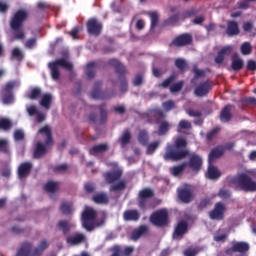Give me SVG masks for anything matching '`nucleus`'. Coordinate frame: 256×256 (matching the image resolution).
Here are the masks:
<instances>
[{"label":"nucleus","mask_w":256,"mask_h":256,"mask_svg":"<svg viewBox=\"0 0 256 256\" xmlns=\"http://www.w3.org/2000/svg\"><path fill=\"white\" fill-rule=\"evenodd\" d=\"M186 157H189L188 165L192 171H201L203 158L199 154H190L187 150V140L183 138H177L174 144H167L163 155L164 161H182Z\"/></svg>","instance_id":"1"},{"label":"nucleus","mask_w":256,"mask_h":256,"mask_svg":"<svg viewBox=\"0 0 256 256\" xmlns=\"http://www.w3.org/2000/svg\"><path fill=\"white\" fill-rule=\"evenodd\" d=\"M29 14L25 10H18L10 19V29L12 31V41L25 40L26 34L23 25L27 21Z\"/></svg>","instance_id":"2"},{"label":"nucleus","mask_w":256,"mask_h":256,"mask_svg":"<svg viewBox=\"0 0 256 256\" xmlns=\"http://www.w3.org/2000/svg\"><path fill=\"white\" fill-rule=\"evenodd\" d=\"M227 182L239 191H245V193H255L256 182L248 174L242 173L238 176H228Z\"/></svg>","instance_id":"3"},{"label":"nucleus","mask_w":256,"mask_h":256,"mask_svg":"<svg viewBox=\"0 0 256 256\" xmlns=\"http://www.w3.org/2000/svg\"><path fill=\"white\" fill-rule=\"evenodd\" d=\"M33 245L29 242L22 243L20 249L18 250L16 256H42L45 249L49 247V242L47 240H42L37 248L31 253Z\"/></svg>","instance_id":"4"},{"label":"nucleus","mask_w":256,"mask_h":256,"mask_svg":"<svg viewBox=\"0 0 256 256\" xmlns=\"http://www.w3.org/2000/svg\"><path fill=\"white\" fill-rule=\"evenodd\" d=\"M108 65L114 67L119 79H120V91L121 93H127L129 90V84L127 83V79L125 75H127V68L123 65L118 59H110L108 61Z\"/></svg>","instance_id":"5"},{"label":"nucleus","mask_w":256,"mask_h":256,"mask_svg":"<svg viewBox=\"0 0 256 256\" xmlns=\"http://www.w3.org/2000/svg\"><path fill=\"white\" fill-rule=\"evenodd\" d=\"M59 67H64L68 71L73 70V64L67 62L64 58L57 59L54 62L49 63V69L51 71V77L54 81H59L61 77V72L59 71Z\"/></svg>","instance_id":"6"},{"label":"nucleus","mask_w":256,"mask_h":256,"mask_svg":"<svg viewBox=\"0 0 256 256\" xmlns=\"http://www.w3.org/2000/svg\"><path fill=\"white\" fill-rule=\"evenodd\" d=\"M150 223L155 227H167L169 225V211L162 208L153 212L150 216Z\"/></svg>","instance_id":"7"},{"label":"nucleus","mask_w":256,"mask_h":256,"mask_svg":"<svg viewBox=\"0 0 256 256\" xmlns=\"http://www.w3.org/2000/svg\"><path fill=\"white\" fill-rule=\"evenodd\" d=\"M95 219H97V211L93 208H86L82 213V225L86 231L95 229Z\"/></svg>","instance_id":"8"},{"label":"nucleus","mask_w":256,"mask_h":256,"mask_svg":"<svg viewBox=\"0 0 256 256\" xmlns=\"http://www.w3.org/2000/svg\"><path fill=\"white\" fill-rule=\"evenodd\" d=\"M102 85H103L102 81H96L94 83V88L91 92L92 99L105 100V99H111L112 97H114L113 92L101 91Z\"/></svg>","instance_id":"9"},{"label":"nucleus","mask_w":256,"mask_h":256,"mask_svg":"<svg viewBox=\"0 0 256 256\" xmlns=\"http://www.w3.org/2000/svg\"><path fill=\"white\" fill-rule=\"evenodd\" d=\"M86 28L89 35L99 37L103 31V23H101L97 18H90L86 23Z\"/></svg>","instance_id":"10"},{"label":"nucleus","mask_w":256,"mask_h":256,"mask_svg":"<svg viewBox=\"0 0 256 256\" xmlns=\"http://www.w3.org/2000/svg\"><path fill=\"white\" fill-rule=\"evenodd\" d=\"M225 211H227V207L223 202H217L209 212V217L212 221H223L225 219Z\"/></svg>","instance_id":"11"},{"label":"nucleus","mask_w":256,"mask_h":256,"mask_svg":"<svg viewBox=\"0 0 256 256\" xmlns=\"http://www.w3.org/2000/svg\"><path fill=\"white\" fill-rule=\"evenodd\" d=\"M178 199L182 203H191L193 201V189H191V186L185 185L182 188H178Z\"/></svg>","instance_id":"12"},{"label":"nucleus","mask_w":256,"mask_h":256,"mask_svg":"<svg viewBox=\"0 0 256 256\" xmlns=\"http://www.w3.org/2000/svg\"><path fill=\"white\" fill-rule=\"evenodd\" d=\"M251 249L249 246V243L247 242H236L232 245L231 248H228L226 250V255H233V253H241V255H244V253H247Z\"/></svg>","instance_id":"13"},{"label":"nucleus","mask_w":256,"mask_h":256,"mask_svg":"<svg viewBox=\"0 0 256 256\" xmlns=\"http://www.w3.org/2000/svg\"><path fill=\"white\" fill-rule=\"evenodd\" d=\"M187 231H189V224L187 221H179L174 229L173 239H183V235H186Z\"/></svg>","instance_id":"14"},{"label":"nucleus","mask_w":256,"mask_h":256,"mask_svg":"<svg viewBox=\"0 0 256 256\" xmlns=\"http://www.w3.org/2000/svg\"><path fill=\"white\" fill-rule=\"evenodd\" d=\"M191 43H193V37L187 33L177 36L172 41L174 47H185L186 45H191Z\"/></svg>","instance_id":"15"},{"label":"nucleus","mask_w":256,"mask_h":256,"mask_svg":"<svg viewBox=\"0 0 256 256\" xmlns=\"http://www.w3.org/2000/svg\"><path fill=\"white\" fill-rule=\"evenodd\" d=\"M211 89H212L211 82L209 81L202 82L195 88L194 95H196V97H207Z\"/></svg>","instance_id":"16"},{"label":"nucleus","mask_w":256,"mask_h":256,"mask_svg":"<svg viewBox=\"0 0 256 256\" xmlns=\"http://www.w3.org/2000/svg\"><path fill=\"white\" fill-rule=\"evenodd\" d=\"M224 154H225V149H223V146H217L213 148L208 155L209 165H213V163H215L217 159L223 157Z\"/></svg>","instance_id":"17"},{"label":"nucleus","mask_w":256,"mask_h":256,"mask_svg":"<svg viewBox=\"0 0 256 256\" xmlns=\"http://www.w3.org/2000/svg\"><path fill=\"white\" fill-rule=\"evenodd\" d=\"M32 169H33V164L31 162L21 163L18 167L19 179H25V177H29Z\"/></svg>","instance_id":"18"},{"label":"nucleus","mask_w":256,"mask_h":256,"mask_svg":"<svg viewBox=\"0 0 256 256\" xmlns=\"http://www.w3.org/2000/svg\"><path fill=\"white\" fill-rule=\"evenodd\" d=\"M147 233H149V226L141 225L132 231L131 239H132V241H139V239H141V237L147 235Z\"/></svg>","instance_id":"19"},{"label":"nucleus","mask_w":256,"mask_h":256,"mask_svg":"<svg viewBox=\"0 0 256 256\" xmlns=\"http://www.w3.org/2000/svg\"><path fill=\"white\" fill-rule=\"evenodd\" d=\"M232 51L233 46L231 45L223 47L215 57V63H217V65H221V63L225 61V55H231Z\"/></svg>","instance_id":"20"},{"label":"nucleus","mask_w":256,"mask_h":256,"mask_svg":"<svg viewBox=\"0 0 256 256\" xmlns=\"http://www.w3.org/2000/svg\"><path fill=\"white\" fill-rule=\"evenodd\" d=\"M232 109H233V106L231 104H227L221 110L220 121L222 123H229V121H231V119H233V114H231Z\"/></svg>","instance_id":"21"},{"label":"nucleus","mask_w":256,"mask_h":256,"mask_svg":"<svg viewBox=\"0 0 256 256\" xmlns=\"http://www.w3.org/2000/svg\"><path fill=\"white\" fill-rule=\"evenodd\" d=\"M239 33H240L239 23L233 20L228 21L227 28H226V34L228 35V37H235L239 35Z\"/></svg>","instance_id":"22"},{"label":"nucleus","mask_w":256,"mask_h":256,"mask_svg":"<svg viewBox=\"0 0 256 256\" xmlns=\"http://www.w3.org/2000/svg\"><path fill=\"white\" fill-rule=\"evenodd\" d=\"M122 175H123V171L121 170L110 171L105 174V180L107 183L113 184L115 183V181H119Z\"/></svg>","instance_id":"23"},{"label":"nucleus","mask_w":256,"mask_h":256,"mask_svg":"<svg viewBox=\"0 0 256 256\" xmlns=\"http://www.w3.org/2000/svg\"><path fill=\"white\" fill-rule=\"evenodd\" d=\"M124 221H139L141 219V213L139 210H126L123 213Z\"/></svg>","instance_id":"24"},{"label":"nucleus","mask_w":256,"mask_h":256,"mask_svg":"<svg viewBox=\"0 0 256 256\" xmlns=\"http://www.w3.org/2000/svg\"><path fill=\"white\" fill-rule=\"evenodd\" d=\"M85 240V234L81 233H76L74 236H70L66 239L69 245H81V243H85Z\"/></svg>","instance_id":"25"},{"label":"nucleus","mask_w":256,"mask_h":256,"mask_svg":"<svg viewBox=\"0 0 256 256\" xmlns=\"http://www.w3.org/2000/svg\"><path fill=\"white\" fill-rule=\"evenodd\" d=\"M92 201H94L96 205H107L109 204V196L105 192H100L92 197Z\"/></svg>","instance_id":"26"},{"label":"nucleus","mask_w":256,"mask_h":256,"mask_svg":"<svg viewBox=\"0 0 256 256\" xmlns=\"http://www.w3.org/2000/svg\"><path fill=\"white\" fill-rule=\"evenodd\" d=\"M41 135H46L45 145L51 147L53 145V135L51 134V128L49 126H44L39 129Z\"/></svg>","instance_id":"27"},{"label":"nucleus","mask_w":256,"mask_h":256,"mask_svg":"<svg viewBox=\"0 0 256 256\" xmlns=\"http://www.w3.org/2000/svg\"><path fill=\"white\" fill-rule=\"evenodd\" d=\"M109 149V145L104 143V144H98L93 146L92 148L89 149L90 155H93L94 157L96 155H99L101 153H105Z\"/></svg>","instance_id":"28"},{"label":"nucleus","mask_w":256,"mask_h":256,"mask_svg":"<svg viewBox=\"0 0 256 256\" xmlns=\"http://www.w3.org/2000/svg\"><path fill=\"white\" fill-rule=\"evenodd\" d=\"M57 228L62 231L63 235H67V233H69L73 228V224L67 220H60L57 223Z\"/></svg>","instance_id":"29"},{"label":"nucleus","mask_w":256,"mask_h":256,"mask_svg":"<svg viewBox=\"0 0 256 256\" xmlns=\"http://www.w3.org/2000/svg\"><path fill=\"white\" fill-rule=\"evenodd\" d=\"M45 153H47V148L45 147V145L41 142H38L36 144V148L34 150V159H41V157H43V155H45Z\"/></svg>","instance_id":"30"},{"label":"nucleus","mask_w":256,"mask_h":256,"mask_svg":"<svg viewBox=\"0 0 256 256\" xmlns=\"http://www.w3.org/2000/svg\"><path fill=\"white\" fill-rule=\"evenodd\" d=\"M100 111V118L98 119L99 125H105L107 123V104L103 103L98 106Z\"/></svg>","instance_id":"31"},{"label":"nucleus","mask_w":256,"mask_h":256,"mask_svg":"<svg viewBox=\"0 0 256 256\" xmlns=\"http://www.w3.org/2000/svg\"><path fill=\"white\" fill-rule=\"evenodd\" d=\"M25 57V54H23V51L19 49L18 47L14 48L11 52L10 59L11 61H23V58Z\"/></svg>","instance_id":"32"},{"label":"nucleus","mask_w":256,"mask_h":256,"mask_svg":"<svg viewBox=\"0 0 256 256\" xmlns=\"http://www.w3.org/2000/svg\"><path fill=\"white\" fill-rule=\"evenodd\" d=\"M207 175L208 179H219V177H221V172H219V169L213 166V164H209Z\"/></svg>","instance_id":"33"},{"label":"nucleus","mask_w":256,"mask_h":256,"mask_svg":"<svg viewBox=\"0 0 256 256\" xmlns=\"http://www.w3.org/2000/svg\"><path fill=\"white\" fill-rule=\"evenodd\" d=\"M127 189V181L121 180L116 184H112L110 186V191H113L114 193H117V191H125Z\"/></svg>","instance_id":"34"},{"label":"nucleus","mask_w":256,"mask_h":256,"mask_svg":"<svg viewBox=\"0 0 256 256\" xmlns=\"http://www.w3.org/2000/svg\"><path fill=\"white\" fill-rule=\"evenodd\" d=\"M97 68V63L96 62H90L86 66V75L88 79H94L96 72L95 69Z\"/></svg>","instance_id":"35"},{"label":"nucleus","mask_w":256,"mask_h":256,"mask_svg":"<svg viewBox=\"0 0 256 256\" xmlns=\"http://www.w3.org/2000/svg\"><path fill=\"white\" fill-rule=\"evenodd\" d=\"M52 101H53V96L51 94H44L40 101V105L45 109H51Z\"/></svg>","instance_id":"36"},{"label":"nucleus","mask_w":256,"mask_h":256,"mask_svg":"<svg viewBox=\"0 0 256 256\" xmlns=\"http://www.w3.org/2000/svg\"><path fill=\"white\" fill-rule=\"evenodd\" d=\"M151 197H155V192L151 188H144L139 192V199H151Z\"/></svg>","instance_id":"37"},{"label":"nucleus","mask_w":256,"mask_h":256,"mask_svg":"<svg viewBox=\"0 0 256 256\" xmlns=\"http://www.w3.org/2000/svg\"><path fill=\"white\" fill-rule=\"evenodd\" d=\"M227 233L223 232V230H218L214 233L213 239L216 243H225L227 241Z\"/></svg>","instance_id":"38"},{"label":"nucleus","mask_w":256,"mask_h":256,"mask_svg":"<svg viewBox=\"0 0 256 256\" xmlns=\"http://www.w3.org/2000/svg\"><path fill=\"white\" fill-rule=\"evenodd\" d=\"M60 211L63 215H71V213H73V204L70 202H62Z\"/></svg>","instance_id":"39"},{"label":"nucleus","mask_w":256,"mask_h":256,"mask_svg":"<svg viewBox=\"0 0 256 256\" xmlns=\"http://www.w3.org/2000/svg\"><path fill=\"white\" fill-rule=\"evenodd\" d=\"M193 128V125L191 124V122L189 120H180L178 127H177V131L178 133H181V131L185 130V131H189L190 129Z\"/></svg>","instance_id":"40"},{"label":"nucleus","mask_w":256,"mask_h":256,"mask_svg":"<svg viewBox=\"0 0 256 256\" xmlns=\"http://www.w3.org/2000/svg\"><path fill=\"white\" fill-rule=\"evenodd\" d=\"M119 141L122 147H124V145H128V143H131V131H129V129L124 130L122 136L119 138Z\"/></svg>","instance_id":"41"},{"label":"nucleus","mask_w":256,"mask_h":256,"mask_svg":"<svg viewBox=\"0 0 256 256\" xmlns=\"http://www.w3.org/2000/svg\"><path fill=\"white\" fill-rule=\"evenodd\" d=\"M159 127H158V135H166L167 132L169 131L171 125L166 121L163 120L161 122L158 123Z\"/></svg>","instance_id":"42"},{"label":"nucleus","mask_w":256,"mask_h":256,"mask_svg":"<svg viewBox=\"0 0 256 256\" xmlns=\"http://www.w3.org/2000/svg\"><path fill=\"white\" fill-rule=\"evenodd\" d=\"M244 63L241 58H233L231 63L232 71H241L243 69Z\"/></svg>","instance_id":"43"},{"label":"nucleus","mask_w":256,"mask_h":256,"mask_svg":"<svg viewBox=\"0 0 256 256\" xmlns=\"http://www.w3.org/2000/svg\"><path fill=\"white\" fill-rule=\"evenodd\" d=\"M44 189L45 191H47V193H55V191L59 189V183L54 181H49L44 186Z\"/></svg>","instance_id":"44"},{"label":"nucleus","mask_w":256,"mask_h":256,"mask_svg":"<svg viewBox=\"0 0 256 256\" xmlns=\"http://www.w3.org/2000/svg\"><path fill=\"white\" fill-rule=\"evenodd\" d=\"M150 116L156 119V123H159L160 119H165V112L161 109H154L150 112Z\"/></svg>","instance_id":"45"},{"label":"nucleus","mask_w":256,"mask_h":256,"mask_svg":"<svg viewBox=\"0 0 256 256\" xmlns=\"http://www.w3.org/2000/svg\"><path fill=\"white\" fill-rule=\"evenodd\" d=\"M179 17H180L179 13L170 16L168 19L164 20L162 24L163 27H169L171 25H175V23L179 21Z\"/></svg>","instance_id":"46"},{"label":"nucleus","mask_w":256,"mask_h":256,"mask_svg":"<svg viewBox=\"0 0 256 256\" xmlns=\"http://www.w3.org/2000/svg\"><path fill=\"white\" fill-rule=\"evenodd\" d=\"M13 127V122L9 118H0V129L3 131H9Z\"/></svg>","instance_id":"47"},{"label":"nucleus","mask_w":256,"mask_h":256,"mask_svg":"<svg viewBox=\"0 0 256 256\" xmlns=\"http://www.w3.org/2000/svg\"><path fill=\"white\" fill-rule=\"evenodd\" d=\"M138 141L141 145H147L149 143V134L145 130H141L138 134Z\"/></svg>","instance_id":"48"},{"label":"nucleus","mask_w":256,"mask_h":256,"mask_svg":"<svg viewBox=\"0 0 256 256\" xmlns=\"http://www.w3.org/2000/svg\"><path fill=\"white\" fill-rule=\"evenodd\" d=\"M240 49L242 55H251V53L253 52V46H251V43L249 42H244L241 45Z\"/></svg>","instance_id":"49"},{"label":"nucleus","mask_w":256,"mask_h":256,"mask_svg":"<svg viewBox=\"0 0 256 256\" xmlns=\"http://www.w3.org/2000/svg\"><path fill=\"white\" fill-rule=\"evenodd\" d=\"M2 102L4 105H11L13 103V92H2Z\"/></svg>","instance_id":"50"},{"label":"nucleus","mask_w":256,"mask_h":256,"mask_svg":"<svg viewBox=\"0 0 256 256\" xmlns=\"http://www.w3.org/2000/svg\"><path fill=\"white\" fill-rule=\"evenodd\" d=\"M183 85H185L184 81H179L177 83H174L170 86V92L171 93H179L181 89H183Z\"/></svg>","instance_id":"51"},{"label":"nucleus","mask_w":256,"mask_h":256,"mask_svg":"<svg viewBox=\"0 0 256 256\" xmlns=\"http://www.w3.org/2000/svg\"><path fill=\"white\" fill-rule=\"evenodd\" d=\"M149 15L151 19V29H155L159 23V14L157 12H151Z\"/></svg>","instance_id":"52"},{"label":"nucleus","mask_w":256,"mask_h":256,"mask_svg":"<svg viewBox=\"0 0 256 256\" xmlns=\"http://www.w3.org/2000/svg\"><path fill=\"white\" fill-rule=\"evenodd\" d=\"M185 167H187V164L186 163H182L178 166H174L173 167V175H175V177L181 175V173H183V171H185Z\"/></svg>","instance_id":"53"},{"label":"nucleus","mask_w":256,"mask_h":256,"mask_svg":"<svg viewBox=\"0 0 256 256\" xmlns=\"http://www.w3.org/2000/svg\"><path fill=\"white\" fill-rule=\"evenodd\" d=\"M28 97L32 101H34L35 99H39V97H41V88H33Z\"/></svg>","instance_id":"54"},{"label":"nucleus","mask_w":256,"mask_h":256,"mask_svg":"<svg viewBox=\"0 0 256 256\" xmlns=\"http://www.w3.org/2000/svg\"><path fill=\"white\" fill-rule=\"evenodd\" d=\"M158 148H159V142L155 141L150 143L147 146V155H153V153H155V151H157Z\"/></svg>","instance_id":"55"},{"label":"nucleus","mask_w":256,"mask_h":256,"mask_svg":"<svg viewBox=\"0 0 256 256\" xmlns=\"http://www.w3.org/2000/svg\"><path fill=\"white\" fill-rule=\"evenodd\" d=\"M175 65L179 71H185V69H187V62L184 59H176Z\"/></svg>","instance_id":"56"},{"label":"nucleus","mask_w":256,"mask_h":256,"mask_svg":"<svg viewBox=\"0 0 256 256\" xmlns=\"http://www.w3.org/2000/svg\"><path fill=\"white\" fill-rule=\"evenodd\" d=\"M0 151H2V153H5L6 155H9V143L7 142V140H0Z\"/></svg>","instance_id":"57"},{"label":"nucleus","mask_w":256,"mask_h":256,"mask_svg":"<svg viewBox=\"0 0 256 256\" xmlns=\"http://www.w3.org/2000/svg\"><path fill=\"white\" fill-rule=\"evenodd\" d=\"M175 81V74L170 75L167 79H165L161 84L160 87H163L164 89H167L171 83Z\"/></svg>","instance_id":"58"},{"label":"nucleus","mask_w":256,"mask_h":256,"mask_svg":"<svg viewBox=\"0 0 256 256\" xmlns=\"http://www.w3.org/2000/svg\"><path fill=\"white\" fill-rule=\"evenodd\" d=\"M95 189H97V188L95 186V183H93V182H87L84 184V190L88 194L95 193Z\"/></svg>","instance_id":"59"},{"label":"nucleus","mask_w":256,"mask_h":256,"mask_svg":"<svg viewBox=\"0 0 256 256\" xmlns=\"http://www.w3.org/2000/svg\"><path fill=\"white\" fill-rule=\"evenodd\" d=\"M112 254L110 256H123V248L119 245H115L111 249Z\"/></svg>","instance_id":"60"},{"label":"nucleus","mask_w":256,"mask_h":256,"mask_svg":"<svg viewBox=\"0 0 256 256\" xmlns=\"http://www.w3.org/2000/svg\"><path fill=\"white\" fill-rule=\"evenodd\" d=\"M67 169H69V165H67V164H60L58 166L53 167V171L55 173H65V171H67Z\"/></svg>","instance_id":"61"},{"label":"nucleus","mask_w":256,"mask_h":256,"mask_svg":"<svg viewBox=\"0 0 256 256\" xmlns=\"http://www.w3.org/2000/svg\"><path fill=\"white\" fill-rule=\"evenodd\" d=\"M243 30L245 33H251V31H254V35H256V28H253V23L251 22H245L243 24Z\"/></svg>","instance_id":"62"},{"label":"nucleus","mask_w":256,"mask_h":256,"mask_svg":"<svg viewBox=\"0 0 256 256\" xmlns=\"http://www.w3.org/2000/svg\"><path fill=\"white\" fill-rule=\"evenodd\" d=\"M162 107L165 109V111H171L172 109H175V102L173 100H168L163 102Z\"/></svg>","instance_id":"63"},{"label":"nucleus","mask_w":256,"mask_h":256,"mask_svg":"<svg viewBox=\"0 0 256 256\" xmlns=\"http://www.w3.org/2000/svg\"><path fill=\"white\" fill-rule=\"evenodd\" d=\"M35 45H37V38H30L24 43V47H26V49H33Z\"/></svg>","instance_id":"64"}]
</instances>
